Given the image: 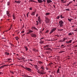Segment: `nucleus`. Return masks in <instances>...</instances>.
<instances>
[{
	"label": "nucleus",
	"instance_id": "10",
	"mask_svg": "<svg viewBox=\"0 0 77 77\" xmlns=\"http://www.w3.org/2000/svg\"><path fill=\"white\" fill-rule=\"evenodd\" d=\"M38 21L39 23L40 24V22L41 21V17L40 16H38Z\"/></svg>",
	"mask_w": 77,
	"mask_h": 77
},
{
	"label": "nucleus",
	"instance_id": "18",
	"mask_svg": "<svg viewBox=\"0 0 77 77\" xmlns=\"http://www.w3.org/2000/svg\"><path fill=\"white\" fill-rule=\"evenodd\" d=\"M34 66L35 67V68L36 69H38V65H34Z\"/></svg>",
	"mask_w": 77,
	"mask_h": 77
},
{
	"label": "nucleus",
	"instance_id": "59",
	"mask_svg": "<svg viewBox=\"0 0 77 77\" xmlns=\"http://www.w3.org/2000/svg\"><path fill=\"white\" fill-rule=\"evenodd\" d=\"M26 16L28 17H29V15L28 14H26Z\"/></svg>",
	"mask_w": 77,
	"mask_h": 77
},
{
	"label": "nucleus",
	"instance_id": "64",
	"mask_svg": "<svg viewBox=\"0 0 77 77\" xmlns=\"http://www.w3.org/2000/svg\"><path fill=\"white\" fill-rule=\"evenodd\" d=\"M11 30V28L9 29L8 30Z\"/></svg>",
	"mask_w": 77,
	"mask_h": 77
},
{
	"label": "nucleus",
	"instance_id": "12",
	"mask_svg": "<svg viewBox=\"0 0 77 77\" xmlns=\"http://www.w3.org/2000/svg\"><path fill=\"white\" fill-rule=\"evenodd\" d=\"M28 32H29L30 33H32L33 32V30L29 29L28 30Z\"/></svg>",
	"mask_w": 77,
	"mask_h": 77
},
{
	"label": "nucleus",
	"instance_id": "38",
	"mask_svg": "<svg viewBox=\"0 0 77 77\" xmlns=\"http://www.w3.org/2000/svg\"><path fill=\"white\" fill-rule=\"evenodd\" d=\"M63 30V29H58V31H62V30Z\"/></svg>",
	"mask_w": 77,
	"mask_h": 77
},
{
	"label": "nucleus",
	"instance_id": "42",
	"mask_svg": "<svg viewBox=\"0 0 77 77\" xmlns=\"http://www.w3.org/2000/svg\"><path fill=\"white\" fill-rule=\"evenodd\" d=\"M10 72H11V73H12V74H14V72L13 71H10Z\"/></svg>",
	"mask_w": 77,
	"mask_h": 77
},
{
	"label": "nucleus",
	"instance_id": "52",
	"mask_svg": "<svg viewBox=\"0 0 77 77\" xmlns=\"http://www.w3.org/2000/svg\"><path fill=\"white\" fill-rule=\"evenodd\" d=\"M53 6L54 7V8H56V7H55L54 5H53Z\"/></svg>",
	"mask_w": 77,
	"mask_h": 77
},
{
	"label": "nucleus",
	"instance_id": "13",
	"mask_svg": "<svg viewBox=\"0 0 77 77\" xmlns=\"http://www.w3.org/2000/svg\"><path fill=\"white\" fill-rule=\"evenodd\" d=\"M35 12H36V10H35L34 12H32L31 13V15H35Z\"/></svg>",
	"mask_w": 77,
	"mask_h": 77
},
{
	"label": "nucleus",
	"instance_id": "20",
	"mask_svg": "<svg viewBox=\"0 0 77 77\" xmlns=\"http://www.w3.org/2000/svg\"><path fill=\"white\" fill-rule=\"evenodd\" d=\"M40 68H41V69H43V70H44V69H44V67L43 66H42L40 67Z\"/></svg>",
	"mask_w": 77,
	"mask_h": 77
},
{
	"label": "nucleus",
	"instance_id": "33",
	"mask_svg": "<svg viewBox=\"0 0 77 77\" xmlns=\"http://www.w3.org/2000/svg\"><path fill=\"white\" fill-rule=\"evenodd\" d=\"M60 71V69L59 68H58L57 70V73H59V71Z\"/></svg>",
	"mask_w": 77,
	"mask_h": 77
},
{
	"label": "nucleus",
	"instance_id": "24",
	"mask_svg": "<svg viewBox=\"0 0 77 77\" xmlns=\"http://www.w3.org/2000/svg\"><path fill=\"white\" fill-rule=\"evenodd\" d=\"M32 28H33V29H35V30H37V31H38V29H37V28H36V27L35 26H33Z\"/></svg>",
	"mask_w": 77,
	"mask_h": 77
},
{
	"label": "nucleus",
	"instance_id": "17",
	"mask_svg": "<svg viewBox=\"0 0 77 77\" xmlns=\"http://www.w3.org/2000/svg\"><path fill=\"white\" fill-rule=\"evenodd\" d=\"M38 63L40 65H42V62L41 61H38Z\"/></svg>",
	"mask_w": 77,
	"mask_h": 77
},
{
	"label": "nucleus",
	"instance_id": "6",
	"mask_svg": "<svg viewBox=\"0 0 77 77\" xmlns=\"http://www.w3.org/2000/svg\"><path fill=\"white\" fill-rule=\"evenodd\" d=\"M56 29H57L56 28H53L51 31V32L50 33H53V32L55 31Z\"/></svg>",
	"mask_w": 77,
	"mask_h": 77
},
{
	"label": "nucleus",
	"instance_id": "41",
	"mask_svg": "<svg viewBox=\"0 0 77 77\" xmlns=\"http://www.w3.org/2000/svg\"><path fill=\"white\" fill-rule=\"evenodd\" d=\"M29 10H30V11H32V7H30L29 8Z\"/></svg>",
	"mask_w": 77,
	"mask_h": 77
},
{
	"label": "nucleus",
	"instance_id": "37",
	"mask_svg": "<svg viewBox=\"0 0 77 77\" xmlns=\"http://www.w3.org/2000/svg\"><path fill=\"white\" fill-rule=\"evenodd\" d=\"M49 32V30L48 29H47L46 31V33H48V32Z\"/></svg>",
	"mask_w": 77,
	"mask_h": 77
},
{
	"label": "nucleus",
	"instance_id": "7",
	"mask_svg": "<svg viewBox=\"0 0 77 77\" xmlns=\"http://www.w3.org/2000/svg\"><path fill=\"white\" fill-rule=\"evenodd\" d=\"M15 3H17V4H20V3L21 2V1L20 0H19L18 1H15Z\"/></svg>",
	"mask_w": 77,
	"mask_h": 77
},
{
	"label": "nucleus",
	"instance_id": "15",
	"mask_svg": "<svg viewBox=\"0 0 77 77\" xmlns=\"http://www.w3.org/2000/svg\"><path fill=\"white\" fill-rule=\"evenodd\" d=\"M38 1L39 3H42L43 2V1L41 0H38Z\"/></svg>",
	"mask_w": 77,
	"mask_h": 77
},
{
	"label": "nucleus",
	"instance_id": "53",
	"mask_svg": "<svg viewBox=\"0 0 77 77\" xmlns=\"http://www.w3.org/2000/svg\"><path fill=\"white\" fill-rule=\"evenodd\" d=\"M8 31H9V30H6L5 31V32H8Z\"/></svg>",
	"mask_w": 77,
	"mask_h": 77
},
{
	"label": "nucleus",
	"instance_id": "16",
	"mask_svg": "<svg viewBox=\"0 0 77 77\" xmlns=\"http://www.w3.org/2000/svg\"><path fill=\"white\" fill-rule=\"evenodd\" d=\"M60 17L61 19H62V18H65V17L63 16V14H61L60 16Z\"/></svg>",
	"mask_w": 77,
	"mask_h": 77
},
{
	"label": "nucleus",
	"instance_id": "50",
	"mask_svg": "<svg viewBox=\"0 0 77 77\" xmlns=\"http://www.w3.org/2000/svg\"><path fill=\"white\" fill-rule=\"evenodd\" d=\"M44 39V38H42L40 39V40H41V39Z\"/></svg>",
	"mask_w": 77,
	"mask_h": 77
},
{
	"label": "nucleus",
	"instance_id": "62",
	"mask_svg": "<svg viewBox=\"0 0 77 77\" xmlns=\"http://www.w3.org/2000/svg\"><path fill=\"white\" fill-rule=\"evenodd\" d=\"M57 37H59V35H57Z\"/></svg>",
	"mask_w": 77,
	"mask_h": 77
},
{
	"label": "nucleus",
	"instance_id": "48",
	"mask_svg": "<svg viewBox=\"0 0 77 77\" xmlns=\"http://www.w3.org/2000/svg\"><path fill=\"white\" fill-rule=\"evenodd\" d=\"M3 67H2V66H1V67H0V69H2V68H3Z\"/></svg>",
	"mask_w": 77,
	"mask_h": 77
},
{
	"label": "nucleus",
	"instance_id": "49",
	"mask_svg": "<svg viewBox=\"0 0 77 77\" xmlns=\"http://www.w3.org/2000/svg\"><path fill=\"white\" fill-rule=\"evenodd\" d=\"M0 74H3V72H0Z\"/></svg>",
	"mask_w": 77,
	"mask_h": 77
},
{
	"label": "nucleus",
	"instance_id": "23",
	"mask_svg": "<svg viewBox=\"0 0 77 77\" xmlns=\"http://www.w3.org/2000/svg\"><path fill=\"white\" fill-rule=\"evenodd\" d=\"M5 54L7 56L9 55V54H9V53H8V52H6L5 53Z\"/></svg>",
	"mask_w": 77,
	"mask_h": 77
},
{
	"label": "nucleus",
	"instance_id": "61",
	"mask_svg": "<svg viewBox=\"0 0 77 77\" xmlns=\"http://www.w3.org/2000/svg\"><path fill=\"white\" fill-rule=\"evenodd\" d=\"M29 12H28L27 14H26V15H29Z\"/></svg>",
	"mask_w": 77,
	"mask_h": 77
},
{
	"label": "nucleus",
	"instance_id": "4",
	"mask_svg": "<svg viewBox=\"0 0 77 77\" xmlns=\"http://www.w3.org/2000/svg\"><path fill=\"white\" fill-rule=\"evenodd\" d=\"M45 22L47 24V23H49V21L50 20H49V19L48 17H45Z\"/></svg>",
	"mask_w": 77,
	"mask_h": 77
},
{
	"label": "nucleus",
	"instance_id": "32",
	"mask_svg": "<svg viewBox=\"0 0 77 77\" xmlns=\"http://www.w3.org/2000/svg\"><path fill=\"white\" fill-rule=\"evenodd\" d=\"M46 45L48 47H51V45H50V44L47 45Z\"/></svg>",
	"mask_w": 77,
	"mask_h": 77
},
{
	"label": "nucleus",
	"instance_id": "28",
	"mask_svg": "<svg viewBox=\"0 0 77 77\" xmlns=\"http://www.w3.org/2000/svg\"><path fill=\"white\" fill-rule=\"evenodd\" d=\"M10 5V1H8L7 2V5L9 6Z\"/></svg>",
	"mask_w": 77,
	"mask_h": 77
},
{
	"label": "nucleus",
	"instance_id": "14",
	"mask_svg": "<svg viewBox=\"0 0 77 77\" xmlns=\"http://www.w3.org/2000/svg\"><path fill=\"white\" fill-rule=\"evenodd\" d=\"M65 40V38H63V40H60V42H63Z\"/></svg>",
	"mask_w": 77,
	"mask_h": 77
},
{
	"label": "nucleus",
	"instance_id": "3",
	"mask_svg": "<svg viewBox=\"0 0 77 77\" xmlns=\"http://www.w3.org/2000/svg\"><path fill=\"white\" fill-rule=\"evenodd\" d=\"M25 69H26L28 71H29V72H31V71H32V70L30 68H29L28 67H25Z\"/></svg>",
	"mask_w": 77,
	"mask_h": 77
},
{
	"label": "nucleus",
	"instance_id": "29",
	"mask_svg": "<svg viewBox=\"0 0 77 77\" xmlns=\"http://www.w3.org/2000/svg\"><path fill=\"white\" fill-rule=\"evenodd\" d=\"M15 38H16V40L17 41H18L19 39V38H18V37H15Z\"/></svg>",
	"mask_w": 77,
	"mask_h": 77
},
{
	"label": "nucleus",
	"instance_id": "57",
	"mask_svg": "<svg viewBox=\"0 0 77 77\" xmlns=\"http://www.w3.org/2000/svg\"><path fill=\"white\" fill-rule=\"evenodd\" d=\"M69 4L68 3V4H67V6H69Z\"/></svg>",
	"mask_w": 77,
	"mask_h": 77
},
{
	"label": "nucleus",
	"instance_id": "45",
	"mask_svg": "<svg viewBox=\"0 0 77 77\" xmlns=\"http://www.w3.org/2000/svg\"><path fill=\"white\" fill-rule=\"evenodd\" d=\"M21 33H24V31H22V32H21Z\"/></svg>",
	"mask_w": 77,
	"mask_h": 77
},
{
	"label": "nucleus",
	"instance_id": "34",
	"mask_svg": "<svg viewBox=\"0 0 77 77\" xmlns=\"http://www.w3.org/2000/svg\"><path fill=\"white\" fill-rule=\"evenodd\" d=\"M45 53L47 54H48V53H50V52L49 51H46Z\"/></svg>",
	"mask_w": 77,
	"mask_h": 77
},
{
	"label": "nucleus",
	"instance_id": "11",
	"mask_svg": "<svg viewBox=\"0 0 77 77\" xmlns=\"http://www.w3.org/2000/svg\"><path fill=\"white\" fill-rule=\"evenodd\" d=\"M7 15L8 17H10V15L11 14H9V12L8 11H6Z\"/></svg>",
	"mask_w": 77,
	"mask_h": 77
},
{
	"label": "nucleus",
	"instance_id": "60",
	"mask_svg": "<svg viewBox=\"0 0 77 77\" xmlns=\"http://www.w3.org/2000/svg\"><path fill=\"white\" fill-rule=\"evenodd\" d=\"M5 66H9V65H6Z\"/></svg>",
	"mask_w": 77,
	"mask_h": 77
},
{
	"label": "nucleus",
	"instance_id": "51",
	"mask_svg": "<svg viewBox=\"0 0 77 77\" xmlns=\"http://www.w3.org/2000/svg\"><path fill=\"white\" fill-rule=\"evenodd\" d=\"M14 65V64H11L10 65H10V66H12V65Z\"/></svg>",
	"mask_w": 77,
	"mask_h": 77
},
{
	"label": "nucleus",
	"instance_id": "43",
	"mask_svg": "<svg viewBox=\"0 0 77 77\" xmlns=\"http://www.w3.org/2000/svg\"><path fill=\"white\" fill-rule=\"evenodd\" d=\"M72 3V1H70L68 3L70 4H71V3Z\"/></svg>",
	"mask_w": 77,
	"mask_h": 77
},
{
	"label": "nucleus",
	"instance_id": "27",
	"mask_svg": "<svg viewBox=\"0 0 77 77\" xmlns=\"http://www.w3.org/2000/svg\"><path fill=\"white\" fill-rule=\"evenodd\" d=\"M24 48L26 49V51H27L28 50V48L27 46H25Z\"/></svg>",
	"mask_w": 77,
	"mask_h": 77
},
{
	"label": "nucleus",
	"instance_id": "2",
	"mask_svg": "<svg viewBox=\"0 0 77 77\" xmlns=\"http://www.w3.org/2000/svg\"><path fill=\"white\" fill-rule=\"evenodd\" d=\"M63 22L62 21V20H60L59 22V26L60 27H63Z\"/></svg>",
	"mask_w": 77,
	"mask_h": 77
},
{
	"label": "nucleus",
	"instance_id": "46",
	"mask_svg": "<svg viewBox=\"0 0 77 77\" xmlns=\"http://www.w3.org/2000/svg\"><path fill=\"white\" fill-rule=\"evenodd\" d=\"M38 15H39V14H37L36 15V17H38Z\"/></svg>",
	"mask_w": 77,
	"mask_h": 77
},
{
	"label": "nucleus",
	"instance_id": "8",
	"mask_svg": "<svg viewBox=\"0 0 77 77\" xmlns=\"http://www.w3.org/2000/svg\"><path fill=\"white\" fill-rule=\"evenodd\" d=\"M38 73H39V74H45V72L43 73L42 72H41V71L38 70Z\"/></svg>",
	"mask_w": 77,
	"mask_h": 77
},
{
	"label": "nucleus",
	"instance_id": "55",
	"mask_svg": "<svg viewBox=\"0 0 77 77\" xmlns=\"http://www.w3.org/2000/svg\"><path fill=\"white\" fill-rule=\"evenodd\" d=\"M26 33H27V34H29V33H30L29 32H28Z\"/></svg>",
	"mask_w": 77,
	"mask_h": 77
},
{
	"label": "nucleus",
	"instance_id": "21",
	"mask_svg": "<svg viewBox=\"0 0 77 77\" xmlns=\"http://www.w3.org/2000/svg\"><path fill=\"white\" fill-rule=\"evenodd\" d=\"M13 20H15V18H16V17H15V15L13 14Z\"/></svg>",
	"mask_w": 77,
	"mask_h": 77
},
{
	"label": "nucleus",
	"instance_id": "56",
	"mask_svg": "<svg viewBox=\"0 0 77 77\" xmlns=\"http://www.w3.org/2000/svg\"><path fill=\"white\" fill-rule=\"evenodd\" d=\"M36 22L37 23H39V22H38V21H36Z\"/></svg>",
	"mask_w": 77,
	"mask_h": 77
},
{
	"label": "nucleus",
	"instance_id": "58",
	"mask_svg": "<svg viewBox=\"0 0 77 77\" xmlns=\"http://www.w3.org/2000/svg\"><path fill=\"white\" fill-rule=\"evenodd\" d=\"M38 24H39V23H37L36 24V25H37V26H38Z\"/></svg>",
	"mask_w": 77,
	"mask_h": 77
},
{
	"label": "nucleus",
	"instance_id": "22",
	"mask_svg": "<svg viewBox=\"0 0 77 77\" xmlns=\"http://www.w3.org/2000/svg\"><path fill=\"white\" fill-rule=\"evenodd\" d=\"M72 20V18H68V20L69 21V22H71V20Z\"/></svg>",
	"mask_w": 77,
	"mask_h": 77
},
{
	"label": "nucleus",
	"instance_id": "54",
	"mask_svg": "<svg viewBox=\"0 0 77 77\" xmlns=\"http://www.w3.org/2000/svg\"><path fill=\"white\" fill-rule=\"evenodd\" d=\"M63 46H64V45H63V44H62L61 45V47H63Z\"/></svg>",
	"mask_w": 77,
	"mask_h": 77
},
{
	"label": "nucleus",
	"instance_id": "25",
	"mask_svg": "<svg viewBox=\"0 0 77 77\" xmlns=\"http://www.w3.org/2000/svg\"><path fill=\"white\" fill-rule=\"evenodd\" d=\"M39 43L40 44H43V43H44V41L42 40H40V41Z\"/></svg>",
	"mask_w": 77,
	"mask_h": 77
},
{
	"label": "nucleus",
	"instance_id": "26",
	"mask_svg": "<svg viewBox=\"0 0 77 77\" xmlns=\"http://www.w3.org/2000/svg\"><path fill=\"white\" fill-rule=\"evenodd\" d=\"M29 2H36V3H37V2L33 0H30L29 1Z\"/></svg>",
	"mask_w": 77,
	"mask_h": 77
},
{
	"label": "nucleus",
	"instance_id": "40",
	"mask_svg": "<svg viewBox=\"0 0 77 77\" xmlns=\"http://www.w3.org/2000/svg\"><path fill=\"white\" fill-rule=\"evenodd\" d=\"M32 51H36V49H33Z\"/></svg>",
	"mask_w": 77,
	"mask_h": 77
},
{
	"label": "nucleus",
	"instance_id": "44",
	"mask_svg": "<svg viewBox=\"0 0 77 77\" xmlns=\"http://www.w3.org/2000/svg\"><path fill=\"white\" fill-rule=\"evenodd\" d=\"M11 60V59L10 58V59H8L7 60H8V61H9V60Z\"/></svg>",
	"mask_w": 77,
	"mask_h": 77
},
{
	"label": "nucleus",
	"instance_id": "31",
	"mask_svg": "<svg viewBox=\"0 0 77 77\" xmlns=\"http://www.w3.org/2000/svg\"><path fill=\"white\" fill-rule=\"evenodd\" d=\"M60 18V16H58L56 17V19L57 20H59Z\"/></svg>",
	"mask_w": 77,
	"mask_h": 77
},
{
	"label": "nucleus",
	"instance_id": "47",
	"mask_svg": "<svg viewBox=\"0 0 77 77\" xmlns=\"http://www.w3.org/2000/svg\"><path fill=\"white\" fill-rule=\"evenodd\" d=\"M66 11H69V9H66Z\"/></svg>",
	"mask_w": 77,
	"mask_h": 77
},
{
	"label": "nucleus",
	"instance_id": "36",
	"mask_svg": "<svg viewBox=\"0 0 77 77\" xmlns=\"http://www.w3.org/2000/svg\"><path fill=\"white\" fill-rule=\"evenodd\" d=\"M68 35L69 36H70V35H72V33L71 32H70L68 34Z\"/></svg>",
	"mask_w": 77,
	"mask_h": 77
},
{
	"label": "nucleus",
	"instance_id": "39",
	"mask_svg": "<svg viewBox=\"0 0 77 77\" xmlns=\"http://www.w3.org/2000/svg\"><path fill=\"white\" fill-rule=\"evenodd\" d=\"M63 52H64V51H60L59 52L60 53H63Z\"/></svg>",
	"mask_w": 77,
	"mask_h": 77
},
{
	"label": "nucleus",
	"instance_id": "5",
	"mask_svg": "<svg viewBox=\"0 0 77 77\" xmlns=\"http://www.w3.org/2000/svg\"><path fill=\"white\" fill-rule=\"evenodd\" d=\"M30 35H31V36L32 37H34V38H36V35L33 33L31 34Z\"/></svg>",
	"mask_w": 77,
	"mask_h": 77
},
{
	"label": "nucleus",
	"instance_id": "63",
	"mask_svg": "<svg viewBox=\"0 0 77 77\" xmlns=\"http://www.w3.org/2000/svg\"><path fill=\"white\" fill-rule=\"evenodd\" d=\"M6 66L5 65H3V66L4 67V66Z\"/></svg>",
	"mask_w": 77,
	"mask_h": 77
},
{
	"label": "nucleus",
	"instance_id": "19",
	"mask_svg": "<svg viewBox=\"0 0 77 77\" xmlns=\"http://www.w3.org/2000/svg\"><path fill=\"white\" fill-rule=\"evenodd\" d=\"M72 40H70V41H69L68 42H66V43H71V42Z\"/></svg>",
	"mask_w": 77,
	"mask_h": 77
},
{
	"label": "nucleus",
	"instance_id": "9",
	"mask_svg": "<svg viewBox=\"0 0 77 77\" xmlns=\"http://www.w3.org/2000/svg\"><path fill=\"white\" fill-rule=\"evenodd\" d=\"M47 3L48 4H49V3H50L52 2V1L51 0H47Z\"/></svg>",
	"mask_w": 77,
	"mask_h": 77
},
{
	"label": "nucleus",
	"instance_id": "30",
	"mask_svg": "<svg viewBox=\"0 0 77 77\" xmlns=\"http://www.w3.org/2000/svg\"><path fill=\"white\" fill-rule=\"evenodd\" d=\"M50 13H45L46 15H50Z\"/></svg>",
	"mask_w": 77,
	"mask_h": 77
},
{
	"label": "nucleus",
	"instance_id": "35",
	"mask_svg": "<svg viewBox=\"0 0 77 77\" xmlns=\"http://www.w3.org/2000/svg\"><path fill=\"white\" fill-rule=\"evenodd\" d=\"M21 67H22V68H24L25 69V68H26V67H24V66L23 65H21Z\"/></svg>",
	"mask_w": 77,
	"mask_h": 77
},
{
	"label": "nucleus",
	"instance_id": "1",
	"mask_svg": "<svg viewBox=\"0 0 77 77\" xmlns=\"http://www.w3.org/2000/svg\"><path fill=\"white\" fill-rule=\"evenodd\" d=\"M43 48H45V50H49L50 51H52V48H49L47 46V45L44 46Z\"/></svg>",
	"mask_w": 77,
	"mask_h": 77
}]
</instances>
